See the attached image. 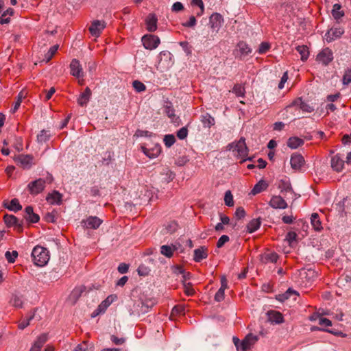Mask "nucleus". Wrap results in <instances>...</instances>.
Wrapping results in <instances>:
<instances>
[{
	"label": "nucleus",
	"mask_w": 351,
	"mask_h": 351,
	"mask_svg": "<svg viewBox=\"0 0 351 351\" xmlns=\"http://www.w3.org/2000/svg\"><path fill=\"white\" fill-rule=\"evenodd\" d=\"M32 257L34 263L39 267L45 265L49 260L48 250L40 245H36L33 249L32 252Z\"/></svg>",
	"instance_id": "obj_1"
},
{
	"label": "nucleus",
	"mask_w": 351,
	"mask_h": 351,
	"mask_svg": "<svg viewBox=\"0 0 351 351\" xmlns=\"http://www.w3.org/2000/svg\"><path fill=\"white\" fill-rule=\"evenodd\" d=\"M14 161L23 169H29L34 164V157L29 154H21L14 158Z\"/></svg>",
	"instance_id": "obj_2"
},
{
	"label": "nucleus",
	"mask_w": 351,
	"mask_h": 351,
	"mask_svg": "<svg viewBox=\"0 0 351 351\" xmlns=\"http://www.w3.org/2000/svg\"><path fill=\"white\" fill-rule=\"evenodd\" d=\"M45 182L46 181L42 178L29 182L27 185V189L30 194L36 195L41 193L45 187Z\"/></svg>",
	"instance_id": "obj_3"
},
{
	"label": "nucleus",
	"mask_w": 351,
	"mask_h": 351,
	"mask_svg": "<svg viewBox=\"0 0 351 351\" xmlns=\"http://www.w3.org/2000/svg\"><path fill=\"white\" fill-rule=\"evenodd\" d=\"M228 147L230 149L234 148V151H237L238 156L241 158H244L247 155L248 149L246 146L245 138H241L234 145V144H230Z\"/></svg>",
	"instance_id": "obj_4"
},
{
	"label": "nucleus",
	"mask_w": 351,
	"mask_h": 351,
	"mask_svg": "<svg viewBox=\"0 0 351 351\" xmlns=\"http://www.w3.org/2000/svg\"><path fill=\"white\" fill-rule=\"evenodd\" d=\"M142 42L145 49L152 50L160 44V38L155 35H145L142 38Z\"/></svg>",
	"instance_id": "obj_5"
},
{
	"label": "nucleus",
	"mask_w": 351,
	"mask_h": 351,
	"mask_svg": "<svg viewBox=\"0 0 351 351\" xmlns=\"http://www.w3.org/2000/svg\"><path fill=\"white\" fill-rule=\"evenodd\" d=\"M333 59L332 52L328 48L324 49L319 52L316 58L317 62L322 63L323 65H328Z\"/></svg>",
	"instance_id": "obj_6"
},
{
	"label": "nucleus",
	"mask_w": 351,
	"mask_h": 351,
	"mask_svg": "<svg viewBox=\"0 0 351 351\" xmlns=\"http://www.w3.org/2000/svg\"><path fill=\"white\" fill-rule=\"evenodd\" d=\"M223 23L222 16L219 13H213L209 19L210 28L216 33L218 32Z\"/></svg>",
	"instance_id": "obj_7"
},
{
	"label": "nucleus",
	"mask_w": 351,
	"mask_h": 351,
	"mask_svg": "<svg viewBox=\"0 0 351 351\" xmlns=\"http://www.w3.org/2000/svg\"><path fill=\"white\" fill-rule=\"evenodd\" d=\"M252 52V49L250 48L249 45L246 44L245 42H239L234 49V53L236 57L241 59L242 58L247 56L249 53Z\"/></svg>",
	"instance_id": "obj_8"
},
{
	"label": "nucleus",
	"mask_w": 351,
	"mask_h": 351,
	"mask_svg": "<svg viewBox=\"0 0 351 351\" xmlns=\"http://www.w3.org/2000/svg\"><path fill=\"white\" fill-rule=\"evenodd\" d=\"M4 222L8 226H15L17 230L20 232L23 230V220L19 221L15 216L12 215H5Z\"/></svg>",
	"instance_id": "obj_9"
},
{
	"label": "nucleus",
	"mask_w": 351,
	"mask_h": 351,
	"mask_svg": "<svg viewBox=\"0 0 351 351\" xmlns=\"http://www.w3.org/2000/svg\"><path fill=\"white\" fill-rule=\"evenodd\" d=\"M101 223L102 220L95 216H90L82 221L83 226L89 229H97L99 227Z\"/></svg>",
	"instance_id": "obj_10"
},
{
	"label": "nucleus",
	"mask_w": 351,
	"mask_h": 351,
	"mask_svg": "<svg viewBox=\"0 0 351 351\" xmlns=\"http://www.w3.org/2000/svg\"><path fill=\"white\" fill-rule=\"evenodd\" d=\"M106 27V23L104 21H94L89 27V31L92 36L98 37L102 30Z\"/></svg>",
	"instance_id": "obj_11"
},
{
	"label": "nucleus",
	"mask_w": 351,
	"mask_h": 351,
	"mask_svg": "<svg viewBox=\"0 0 351 351\" xmlns=\"http://www.w3.org/2000/svg\"><path fill=\"white\" fill-rule=\"evenodd\" d=\"M258 340V337L256 335H253L252 334H248L244 338V339L241 342V349L242 351H247L250 350L251 347L256 343V342Z\"/></svg>",
	"instance_id": "obj_12"
},
{
	"label": "nucleus",
	"mask_w": 351,
	"mask_h": 351,
	"mask_svg": "<svg viewBox=\"0 0 351 351\" xmlns=\"http://www.w3.org/2000/svg\"><path fill=\"white\" fill-rule=\"evenodd\" d=\"M70 73L73 76L76 77L77 78L84 77L82 67L79 60H77V59L72 60L70 64Z\"/></svg>",
	"instance_id": "obj_13"
},
{
	"label": "nucleus",
	"mask_w": 351,
	"mask_h": 351,
	"mask_svg": "<svg viewBox=\"0 0 351 351\" xmlns=\"http://www.w3.org/2000/svg\"><path fill=\"white\" fill-rule=\"evenodd\" d=\"M343 33L344 30L341 27L331 28L325 34V38L328 43H330L340 38Z\"/></svg>",
	"instance_id": "obj_14"
},
{
	"label": "nucleus",
	"mask_w": 351,
	"mask_h": 351,
	"mask_svg": "<svg viewBox=\"0 0 351 351\" xmlns=\"http://www.w3.org/2000/svg\"><path fill=\"white\" fill-rule=\"evenodd\" d=\"M296 107L305 112H311L314 110V108L309 104L304 102L301 98H298L294 100L289 106V108Z\"/></svg>",
	"instance_id": "obj_15"
},
{
	"label": "nucleus",
	"mask_w": 351,
	"mask_h": 351,
	"mask_svg": "<svg viewBox=\"0 0 351 351\" xmlns=\"http://www.w3.org/2000/svg\"><path fill=\"white\" fill-rule=\"evenodd\" d=\"M269 204L275 209H285L288 206L285 200L280 195L273 196Z\"/></svg>",
	"instance_id": "obj_16"
},
{
	"label": "nucleus",
	"mask_w": 351,
	"mask_h": 351,
	"mask_svg": "<svg viewBox=\"0 0 351 351\" xmlns=\"http://www.w3.org/2000/svg\"><path fill=\"white\" fill-rule=\"evenodd\" d=\"M304 158L301 154H293L291 155L290 163L293 169H300L304 165Z\"/></svg>",
	"instance_id": "obj_17"
},
{
	"label": "nucleus",
	"mask_w": 351,
	"mask_h": 351,
	"mask_svg": "<svg viewBox=\"0 0 351 351\" xmlns=\"http://www.w3.org/2000/svg\"><path fill=\"white\" fill-rule=\"evenodd\" d=\"M157 21L156 15L152 13L149 14L145 20L147 29L150 32H155L157 29Z\"/></svg>",
	"instance_id": "obj_18"
},
{
	"label": "nucleus",
	"mask_w": 351,
	"mask_h": 351,
	"mask_svg": "<svg viewBox=\"0 0 351 351\" xmlns=\"http://www.w3.org/2000/svg\"><path fill=\"white\" fill-rule=\"evenodd\" d=\"M268 321L271 323L281 324L284 322L282 315L276 311H269L267 313Z\"/></svg>",
	"instance_id": "obj_19"
},
{
	"label": "nucleus",
	"mask_w": 351,
	"mask_h": 351,
	"mask_svg": "<svg viewBox=\"0 0 351 351\" xmlns=\"http://www.w3.org/2000/svg\"><path fill=\"white\" fill-rule=\"evenodd\" d=\"M330 163L332 169L337 172L341 171L344 166V161L338 154L332 157Z\"/></svg>",
	"instance_id": "obj_20"
},
{
	"label": "nucleus",
	"mask_w": 351,
	"mask_h": 351,
	"mask_svg": "<svg viewBox=\"0 0 351 351\" xmlns=\"http://www.w3.org/2000/svg\"><path fill=\"white\" fill-rule=\"evenodd\" d=\"M25 213L24 217L30 223H36L40 219L38 215L34 213L33 208L30 206L25 208Z\"/></svg>",
	"instance_id": "obj_21"
},
{
	"label": "nucleus",
	"mask_w": 351,
	"mask_h": 351,
	"mask_svg": "<svg viewBox=\"0 0 351 351\" xmlns=\"http://www.w3.org/2000/svg\"><path fill=\"white\" fill-rule=\"evenodd\" d=\"M91 90L88 87L85 88V90L79 96L77 99V103L81 106H84L88 102L90 96H91Z\"/></svg>",
	"instance_id": "obj_22"
},
{
	"label": "nucleus",
	"mask_w": 351,
	"mask_h": 351,
	"mask_svg": "<svg viewBox=\"0 0 351 351\" xmlns=\"http://www.w3.org/2000/svg\"><path fill=\"white\" fill-rule=\"evenodd\" d=\"M143 153L149 158H154L157 157L160 153V147L158 145H155L152 149H148L145 147H142Z\"/></svg>",
	"instance_id": "obj_23"
},
{
	"label": "nucleus",
	"mask_w": 351,
	"mask_h": 351,
	"mask_svg": "<svg viewBox=\"0 0 351 351\" xmlns=\"http://www.w3.org/2000/svg\"><path fill=\"white\" fill-rule=\"evenodd\" d=\"M207 249L204 247H201L194 250V261L195 262H200L202 260L207 258Z\"/></svg>",
	"instance_id": "obj_24"
},
{
	"label": "nucleus",
	"mask_w": 351,
	"mask_h": 351,
	"mask_svg": "<svg viewBox=\"0 0 351 351\" xmlns=\"http://www.w3.org/2000/svg\"><path fill=\"white\" fill-rule=\"evenodd\" d=\"M117 297L116 295H108L99 306V310L104 313L108 308V307L117 300Z\"/></svg>",
	"instance_id": "obj_25"
},
{
	"label": "nucleus",
	"mask_w": 351,
	"mask_h": 351,
	"mask_svg": "<svg viewBox=\"0 0 351 351\" xmlns=\"http://www.w3.org/2000/svg\"><path fill=\"white\" fill-rule=\"evenodd\" d=\"M47 200L51 204H60L62 201V195L59 192L54 191L53 193L48 194Z\"/></svg>",
	"instance_id": "obj_26"
},
{
	"label": "nucleus",
	"mask_w": 351,
	"mask_h": 351,
	"mask_svg": "<svg viewBox=\"0 0 351 351\" xmlns=\"http://www.w3.org/2000/svg\"><path fill=\"white\" fill-rule=\"evenodd\" d=\"M201 121L202 122L204 127L208 128H210L215 123L214 117L208 113L202 115Z\"/></svg>",
	"instance_id": "obj_27"
},
{
	"label": "nucleus",
	"mask_w": 351,
	"mask_h": 351,
	"mask_svg": "<svg viewBox=\"0 0 351 351\" xmlns=\"http://www.w3.org/2000/svg\"><path fill=\"white\" fill-rule=\"evenodd\" d=\"M278 255L275 252H266L261 256V261L264 263H276Z\"/></svg>",
	"instance_id": "obj_28"
},
{
	"label": "nucleus",
	"mask_w": 351,
	"mask_h": 351,
	"mask_svg": "<svg viewBox=\"0 0 351 351\" xmlns=\"http://www.w3.org/2000/svg\"><path fill=\"white\" fill-rule=\"evenodd\" d=\"M178 248L176 245H163L160 247V253L167 258H171L173 256V252Z\"/></svg>",
	"instance_id": "obj_29"
},
{
	"label": "nucleus",
	"mask_w": 351,
	"mask_h": 351,
	"mask_svg": "<svg viewBox=\"0 0 351 351\" xmlns=\"http://www.w3.org/2000/svg\"><path fill=\"white\" fill-rule=\"evenodd\" d=\"M261 224V218L252 219L247 225V230L248 232L252 233L257 230Z\"/></svg>",
	"instance_id": "obj_30"
},
{
	"label": "nucleus",
	"mask_w": 351,
	"mask_h": 351,
	"mask_svg": "<svg viewBox=\"0 0 351 351\" xmlns=\"http://www.w3.org/2000/svg\"><path fill=\"white\" fill-rule=\"evenodd\" d=\"M4 206L6 208H8L10 210L14 211V212L19 211V210H21V208H22V206L19 204V200L16 198L12 199L10 203H8V202L4 203Z\"/></svg>",
	"instance_id": "obj_31"
},
{
	"label": "nucleus",
	"mask_w": 351,
	"mask_h": 351,
	"mask_svg": "<svg viewBox=\"0 0 351 351\" xmlns=\"http://www.w3.org/2000/svg\"><path fill=\"white\" fill-rule=\"evenodd\" d=\"M304 141L298 137H290L287 141V146L291 149H296L303 145Z\"/></svg>",
	"instance_id": "obj_32"
},
{
	"label": "nucleus",
	"mask_w": 351,
	"mask_h": 351,
	"mask_svg": "<svg viewBox=\"0 0 351 351\" xmlns=\"http://www.w3.org/2000/svg\"><path fill=\"white\" fill-rule=\"evenodd\" d=\"M267 186L268 184L264 180H261L257 184H255V186H254L251 191V193L252 195H256L266 190Z\"/></svg>",
	"instance_id": "obj_33"
},
{
	"label": "nucleus",
	"mask_w": 351,
	"mask_h": 351,
	"mask_svg": "<svg viewBox=\"0 0 351 351\" xmlns=\"http://www.w3.org/2000/svg\"><path fill=\"white\" fill-rule=\"evenodd\" d=\"M311 222L313 228L316 231H319L322 229L321 221L319 218V215L317 213H313L311 217Z\"/></svg>",
	"instance_id": "obj_34"
},
{
	"label": "nucleus",
	"mask_w": 351,
	"mask_h": 351,
	"mask_svg": "<svg viewBox=\"0 0 351 351\" xmlns=\"http://www.w3.org/2000/svg\"><path fill=\"white\" fill-rule=\"evenodd\" d=\"M298 295V293L297 291H295V290H293L291 288H289L285 293H284L283 294H281V295H278V300L281 302H284L286 300H288L289 298H290L292 295Z\"/></svg>",
	"instance_id": "obj_35"
},
{
	"label": "nucleus",
	"mask_w": 351,
	"mask_h": 351,
	"mask_svg": "<svg viewBox=\"0 0 351 351\" xmlns=\"http://www.w3.org/2000/svg\"><path fill=\"white\" fill-rule=\"evenodd\" d=\"M296 50L301 56V60L306 61L309 56L308 49L306 45L298 46Z\"/></svg>",
	"instance_id": "obj_36"
},
{
	"label": "nucleus",
	"mask_w": 351,
	"mask_h": 351,
	"mask_svg": "<svg viewBox=\"0 0 351 351\" xmlns=\"http://www.w3.org/2000/svg\"><path fill=\"white\" fill-rule=\"evenodd\" d=\"M50 136L51 134L49 133V131L43 130L40 131V134L37 135V141L39 143H45L49 140Z\"/></svg>",
	"instance_id": "obj_37"
},
{
	"label": "nucleus",
	"mask_w": 351,
	"mask_h": 351,
	"mask_svg": "<svg viewBox=\"0 0 351 351\" xmlns=\"http://www.w3.org/2000/svg\"><path fill=\"white\" fill-rule=\"evenodd\" d=\"M341 7L339 4L336 3L333 5L332 14L336 20L341 19L344 15V13L341 10Z\"/></svg>",
	"instance_id": "obj_38"
},
{
	"label": "nucleus",
	"mask_w": 351,
	"mask_h": 351,
	"mask_svg": "<svg viewBox=\"0 0 351 351\" xmlns=\"http://www.w3.org/2000/svg\"><path fill=\"white\" fill-rule=\"evenodd\" d=\"M47 341V336L46 334H42L39 337H38L37 339L34 343L33 346L36 348L41 349L43 345Z\"/></svg>",
	"instance_id": "obj_39"
},
{
	"label": "nucleus",
	"mask_w": 351,
	"mask_h": 351,
	"mask_svg": "<svg viewBox=\"0 0 351 351\" xmlns=\"http://www.w3.org/2000/svg\"><path fill=\"white\" fill-rule=\"evenodd\" d=\"M25 97V93L23 91H21L18 96H17V100L14 104V107L11 109V112L12 113H14L20 107L22 99Z\"/></svg>",
	"instance_id": "obj_40"
},
{
	"label": "nucleus",
	"mask_w": 351,
	"mask_h": 351,
	"mask_svg": "<svg viewBox=\"0 0 351 351\" xmlns=\"http://www.w3.org/2000/svg\"><path fill=\"white\" fill-rule=\"evenodd\" d=\"M58 49V45L52 46L48 51V52L45 55V59L43 60L46 63L48 62L56 53Z\"/></svg>",
	"instance_id": "obj_41"
},
{
	"label": "nucleus",
	"mask_w": 351,
	"mask_h": 351,
	"mask_svg": "<svg viewBox=\"0 0 351 351\" xmlns=\"http://www.w3.org/2000/svg\"><path fill=\"white\" fill-rule=\"evenodd\" d=\"M232 93H234L237 97H244L245 95V88L239 84H237L232 88Z\"/></svg>",
	"instance_id": "obj_42"
},
{
	"label": "nucleus",
	"mask_w": 351,
	"mask_h": 351,
	"mask_svg": "<svg viewBox=\"0 0 351 351\" xmlns=\"http://www.w3.org/2000/svg\"><path fill=\"white\" fill-rule=\"evenodd\" d=\"M10 302L13 306L19 308V307H22L23 302L22 298L21 296L17 295H14L12 297Z\"/></svg>",
	"instance_id": "obj_43"
},
{
	"label": "nucleus",
	"mask_w": 351,
	"mask_h": 351,
	"mask_svg": "<svg viewBox=\"0 0 351 351\" xmlns=\"http://www.w3.org/2000/svg\"><path fill=\"white\" fill-rule=\"evenodd\" d=\"M5 256L9 263H13L18 256V252L15 250L12 251V252L7 251L5 254Z\"/></svg>",
	"instance_id": "obj_44"
},
{
	"label": "nucleus",
	"mask_w": 351,
	"mask_h": 351,
	"mask_svg": "<svg viewBox=\"0 0 351 351\" xmlns=\"http://www.w3.org/2000/svg\"><path fill=\"white\" fill-rule=\"evenodd\" d=\"M224 201L226 205L228 206H232L234 205L233 196L230 191H227L225 193Z\"/></svg>",
	"instance_id": "obj_45"
},
{
	"label": "nucleus",
	"mask_w": 351,
	"mask_h": 351,
	"mask_svg": "<svg viewBox=\"0 0 351 351\" xmlns=\"http://www.w3.org/2000/svg\"><path fill=\"white\" fill-rule=\"evenodd\" d=\"M134 88L138 93L144 91L146 89L145 85L138 80H134L132 82Z\"/></svg>",
	"instance_id": "obj_46"
},
{
	"label": "nucleus",
	"mask_w": 351,
	"mask_h": 351,
	"mask_svg": "<svg viewBox=\"0 0 351 351\" xmlns=\"http://www.w3.org/2000/svg\"><path fill=\"white\" fill-rule=\"evenodd\" d=\"M176 141L175 136L172 134L165 135L164 137V143L167 147H170Z\"/></svg>",
	"instance_id": "obj_47"
},
{
	"label": "nucleus",
	"mask_w": 351,
	"mask_h": 351,
	"mask_svg": "<svg viewBox=\"0 0 351 351\" xmlns=\"http://www.w3.org/2000/svg\"><path fill=\"white\" fill-rule=\"evenodd\" d=\"M351 82V69L346 70L343 76V84L348 85Z\"/></svg>",
	"instance_id": "obj_48"
},
{
	"label": "nucleus",
	"mask_w": 351,
	"mask_h": 351,
	"mask_svg": "<svg viewBox=\"0 0 351 351\" xmlns=\"http://www.w3.org/2000/svg\"><path fill=\"white\" fill-rule=\"evenodd\" d=\"M279 189H280L281 192L283 191H291L292 189L291 187V184L289 182L284 180H281L280 184H279Z\"/></svg>",
	"instance_id": "obj_49"
},
{
	"label": "nucleus",
	"mask_w": 351,
	"mask_h": 351,
	"mask_svg": "<svg viewBox=\"0 0 351 351\" xmlns=\"http://www.w3.org/2000/svg\"><path fill=\"white\" fill-rule=\"evenodd\" d=\"M34 313L33 315H32L31 316H29L26 320H23V322H20L18 324V328L20 330L25 329L27 326H28L29 325V322L34 318Z\"/></svg>",
	"instance_id": "obj_50"
},
{
	"label": "nucleus",
	"mask_w": 351,
	"mask_h": 351,
	"mask_svg": "<svg viewBox=\"0 0 351 351\" xmlns=\"http://www.w3.org/2000/svg\"><path fill=\"white\" fill-rule=\"evenodd\" d=\"M270 48V45L269 43L263 42L261 43L258 52L259 54H263L267 52Z\"/></svg>",
	"instance_id": "obj_51"
},
{
	"label": "nucleus",
	"mask_w": 351,
	"mask_h": 351,
	"mask_svg": "<svg viewBox=\"0 0 351 351\" xmlns=\"http://www.w3.org/2000/svg\"><path fill=\"white\" fill-rule=\"evenodd\" d=\"M110 340L112 341V342L117 345V346H119V345H122L125 342V339L123 338V337H116L115 335H112L110 336Z\"/></svg>",
	"instance_id": "obj_52"
},
{
	"label": "nucleus",
	"mask_w": 351,
	"mask_h": 351,
	"mask_svg": "<svg viewBox=\"0 0 351 351\" xmlns=\"http://www.w3.org/2000/svg\"><path fill=\"white\" fill-rule=\"evenodd\" d=\"M184 286V291L187 295H193L195 293L193 289L191 287V285L190 283H183Z\"/></svg>",
	"instance_id": "obj_53"
},
{
	"label": "nucleus",
	"mask_w": 351,
	"mask_h": 351,
	"mask_svg": "<svg viewBox=\"0 0 351 351\" xmlns=\"http://www.w3.org/2000/svg\"><path fill=\"white\" fill-rule=\"evenodd\" d=\"M187 134H188V130H187L186 128H185V127L180 128L177 132V136L181 140L186 138L187 136Z\"/></svg>",
	"instance_id": "obj_54"
},
{
	"label": "nucleus",
	"mask_w": 351,
	"mask_h": 351,
	"mask_svg": "<svg viewBox=\"0 0 351 351\" xmlns=\"http://www.w3.org/2000/svg\"><path fill=\"white\" fill-rule=\"evenodd\" d=\"M184 307L180 305L175 306L172 309L173 315H184Z\"/></svg>",
	"instance_id": "obj_55"
},
{
	"label": "nucleus",
	"mask_w": 351,
	"mask_h": 351,
	"mask_svg": "<svg viewBox=\"0 0 351 351\" xmlns=\"http://www.w3.org/2000/svg\"><path fill=\"white\" fill-rule=\"evenodd\" d=\"M86 287L84 286H81L79 287H76L73 291H72V295L73 297L78 298L81 295V294L85 291Z\"/></svg>",
	"instance_id": "obj_56"
},
{
	"label": "nucleus",
	"mask_w": 351,
	"mask_h": 351,
	"mask_svg": "<svg viewBox=\"0 0 351 351\" xmlns=\"http://www.w3.org/2000/svg\"><path fill=\"white\" fill-rule=\"evenodd\" d=\"M196 19L194 16H191L189 21L182 23V25L186 27H193L196 25Z\"/></svg>",
	"instance_id": "obj_57"
},
{
	"label": "nucleus",
	"mask_w": 351,
	"mask_h": 351,
	"mask_svg": "<svg viewBox=\"0 0 351 351\" xmlns=\"http://www.w3.org/2000/svg\"><path fill=\"white\" fill-rule=\"evenodd\" d=\"M229 241V237L227 235H222L217 243V247L218 248L221 247L226 242Z\"/></svg>",
	"instance_id": "obj_58"
},
{
	"label": "nucleus",
	"mask_w": 351,
	"mask_h": 351,
	"mask_svg": "<svg viewBox=\"0 0 351 351\" xmlns=\"http://www.w3.org/2000/svg\"><path fill=\"white\" fill-rule=\"evenodd\" d=\"M149 269L145 265H141L138 268V273L140 276H146L149 274Z\"/></svg>",
	"instance_id": "obj_59"
},
{
	"label": "nucleus",
	"mask_w": 351,
	"mask_h": 351,
	"mask_svg": "<svg viewBox=\"0 0 351 351\" xmlns=\"http://www.w3.org/2000/svg\"><path fill=\"white\" fill-rule=\"evenodd\" d=\"M234 215L238 219H241L245 217V211L242 207H239L237 208Z\"/></svg>",
	"instance_id": "obj_60"
},
{
	"label": "nucleus",
	"mask_w": 351,
	"mask_h": 351,
	"mask_svg": "<svg viewBox=\"0 0 351 351\" xmlns=\"http://www.w3.org/2000/svg\"><path fill=\"white\" fill-rule=\"evenodd\" d=\"M297 237H298V235L295 232H289L287 234L286 239L291 244L293 241H296Z\"/></svg>",
	"instance_id": "obj_61"
},
{
	"label": "nucleus",
	"mask_w": 351,
	"mask_h": 351,
	"mask_svg": "<svg viewBox=\"0 0 351 351\" xmlns=\"http://www.w3.org/2000/svg\"><path fill=\"white\" fill-rule=\"evenodd\" d=\"M318 323L319 325L324 326H330L332 325L331 321L325 317H319Z\"/></svg>",
	"instance_id": "obj_62"
},
{
	"label": "nucleus",
	"mask_w": 351,
	"mask_h": 351,
	"mask_svg": "<svg viewBox=\"0 0 351 351\" xmlns=\"http://www.w3.org/2000/svg\"><path fill=\"white\" fill-rule=\"evenodd\" d=\"M224 298V290L223 289H219L215 295V299L217 302H220L223 300Z\"/></svg>",
	"instance_id": "obj_63"
},
{
	"label": "nucleus",
	"mask_w": 351,
	"mask_h": 351,
	"mask_svg": "<svg viewBox=\"0 0 351 351\" xmlns=\"http://www.w3.org/2000/svg\"><path fill=\"white\" fill-rule=\"evenodd\" d=\"M184 9V6L182 3L177 1L174 3L172 5V11L173 12H180Z\"/></svg>",
	"instance_id": "obj_64"
}]
</instances>
